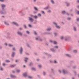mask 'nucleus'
I'll list each match as a JSON object with an SVG mask.
<instances>
[{
	"label": "nucleus",
	"instance_id": "53",
	"mask_svg": "<svg viewBox=\"0 0 79 79\" xmlns=\"http://www.w3.org/2000/svg\"><path fill=\"white\" fill-rule=\"evenodd\" d=\"M39 68H41V67H42V66L41 65H39Z\"/></svg>",
	"mask_w": 79,
	"mask_h": 79
},
{
	"label": "nucleus",
	"instance_id": "38",
	"mask_svg": "<svg viewBox=\"0 0 79 79\" xmlns=\"http://www.w3.org/2000/svg\"><path fill=\"white\" fill-rule=\"evenodd\" d=\"M54 48H56L58 49V47L57 46H54Z\"/></svg>",
	"mask_w": 79,
	"mask_h": 79
},
{
	"label": "nucleus",
	"instance_id": "41",
	"mask_svg": "<svg viewBox=\"0 0 79 79\" xmlns=\"http://www.w3.org/2000/svg\"><path fill=\"white\" fill-rule=\"evenodd\" d=\"M45 74H46V73L45 72H43V75L45 76Z\"/></svg>",
	"mask_w": 79,
	"mask_h": 79
},
{
	"label": "nucleus",
	"instance_id": "4",
	"mask_svg": "<svg viewBox=\"0 0 79 79\" xmlns=\"http://www.w3.org/2000/svg\"><path fill=\"white\" fill-rule=\"evenodd\" d=\"M23 48L21 47L19 49V52H20V54H22L23 52Z\"/></svg>",
	"mask_w": 79,
	"mask_h": 79
},
{
	"label": "nucleus",
	"instance_id": "28",
	"mask_svg": "<svg viewBox=\"0 0 79 79\" xmlns=\"http://www.w3.org/2000/svg\"><path fill=\"white\" fill-rule=\"evenodd\" d=\"M73 30L75 31H76V27H73Z\"/></svg>",
	"mask_w": 79,
	"mask_h": 79
},
{
	"label": "nucleus",
	"instance_id": "16",
	"mask_svg": "<svg viewBox=\"0 0 79 79\" xmlns=\"http://www.w3.org/2000/svg\"><path fill=\"white\" fill-rule=\"evenodd\" d=\"M15 53L14 52H13L12 53L11 56L12 57H14V56H15Z\"/></svg>",
	"mask_w": 79,
	"mask_h": 79
},
{
	"label": "nucleus",
	"instance_id": "47",
	"mask_svg": "<svg viewBox=\"0 0 79 79\" xmlns=\"http://www.w3.org/2000/svg\"><path fill=\"white\" fill-rule=\"evenodd\" d=\"M72 50V49L71 48H69V49L68 50L69 51H71Z\"/></svg>",
	"mask_w": 79,
	"mask_h": 79
},
{
	"label": "nucleus",
	"instance_id": "58",
	"mask_svg": "<svg viewBox=\"0 0 79 79\" xmlns=\"http://www.w3.org/2000/svg\"><path fill=\"white\" fill-rule=\"evenodd\" d=\"M36 11H34V12H33V13L34 14H35V13H36Z\"/></svg>",
	"mask_w": 79,
	"mask_h": 79
},
{
	"label": "nucleus",
	"instance_id": "61",
	"mask_svg": "<svg viewBox=\"0 0 79 79\" xmlns=\"http://www.w3.org/2000/svg\"><path fill=\"white\" fill-rule=\"evenodd\" d=\"M77 14H78V15H79V11H77Z\"/></svg>",
	"mask_w": 79,
	"mask_h": 79
},
{
	"label": "nucleus",
	"instance_id": "36",
	"mask_svg": "<svg viewBox=\"0 0 79 79\" xmlns=\"http://www.w3.org/2000/svg\"><path fill=\"white\" fill-rule=\"evenodd\" d=\"M0 69L1 71H3V68L2 67H0Z\"/></svg>",
	"mask_w": 79,
	"mask_h": 79
},
{
	"label": "nucleus",
	"instance_id": "14",
	"mask_svg": "<svg viewBox=\"0 0 79 79\" xmlns=\"http://www.w3.org/2000/svg\"><path fill=\"white\" fill-rule=\"evenodd\" d=\"M49 8V6H47L44 8V10H48V9Z\"/></svg>",
	"mask_w": 79,
	"mask_h": 79
},
{
	"label": "nucleus",
	"instance_id": "26",
	"mask_svg": "<svg viewBox=\"0 0 79 79\" xmlns=\"http://www.w3.org/2000/svg\"><path fill=\"white\" fill-rule=\"evenodd\" d=\"M23 26H24V28H25V29L27 28V27H26V25H24Z\"/></svg>",
	"mask_w": 79,
	"mask_h": 79
},
{
	"label": "nucleus",
	"instance_id": "39",
	"mask_svg": "<svg viewBox=\"0 0 79 79\" xmlns=\"http://www.w3.org/2000/svg\"><path fill=\"white\" fill-rule=\"evenodd\" d=\"M54 35H55V36H57V33H54Z\"/></svg>",
	"mask_w": 79,
	"mask_h": 79
},
{
	"label": "nucleus",
	"instance_id": "52",
	"mask_svg": "<svg viewBox=\"0 0 79 79\" xmlns=\"http://www.w3.org/2000/svg\"><path fill=\"white\" fill-rule=\"evenodd\" d=\"M48 13H50V12H51V10H48Z\"/></svg>",
	"mask_w": 79,
	"mask_h": 79
},
{
	"label": "nucleus",
	"instance_id": "29",
	"mask_svg": "<svg viewBox=\"0 0 79 79\" xmlns=\"http://www.w3.org/2000/svg\"><path fill=\"white\" fill-rule=\"evenodd\" d=\"M6 62V63H10V60H7L5 61Z\"/></svg>",
	"mask_w": 79,
	"mask_h": 79
},
{
	"label": "nucleus",
	"instance_id": "49",
	"mask_svg": "<svg viewBox=\"0 0 79 79\" xmlns=\"http://www.w3.org/2000/svg\"><path fill=\"white\" fill-rule=\"evenodd\" d=\"M12 50H13L14 51H15V48H12Z\"/></svg>",
	"mask_w": 79,
	"mask_h": 79
},
{
	"label": "nucleus",
	"instance_id": "60",
	"mask_svg": "<svg viewBox=\"0 0 79 79\" xmlns=\"http://www.w3.org/2000/svg\"><path fill=\"white\" fill-rule=\"evenodd\" d=\"M27 47H30V46H29V45L28 44H27Z\"/></svg>",
	"mask_w": 79,
	"mask_h": 79
},
{
	"label": "nucleus",
	"instance_id": "30",
	"mask_svg": "<svg viewBox=\"0 0 79 79\" xmlns=\"http://www.w3.org/2000/svg\"><path fill=\"white\" fill-rule=\"evenodd\" d=\"M34 18H35V19H37L38 18L37 16L36 15L34 16Z\"/></svg>",
	"mask_w": 79,
	"mask_h": 79
},
{
	"label": "nucleus",
	"instance_id": "20",
	"mask_svg": "<svg viewBox=\"0 0 79 79\" xmlns=\"http://www.w3.org/2000/svg\"><path fill=\"white\" fill-rule=\"evenodd\" d=\"M54 44L55 45L56 44H57V42H56V41H54L53 42Z\"/></svg>",
	"mask_w": 79,
	"mask_h": 79
},
{
	"label": "nucleus",
	"instance_id": "55",
	"mask_svg": "<svg viewBox=\"0 0 79 79\" xmlns=\"http://www.w3.org/2000/svg\"><path fill=\"white\" fill-rule=\"evenodd\" d=\"M60 39H63V36H61V38H60Z\"/></svg>",
	"mask_w": 79,
	"mask_h": 79
},
{
	"label": "nucleus",
	"instance_id": "35",
	"mask_svg": "<svg viewBox=\"0 0 79 79\" xmlns=\"http://www.w3.org/2000/svg\"><path fill=\"white\" fill-rule=\"evenodd\" d=\"M16 71H17V73H19V72H20V70L17 69V70H16Z\"/></svg>",
	"mask_w": 79,
	"mask_h": 79
},
{
	"label": "nucleus",
	"instance_id": "57",
	"mask_svg": "<svg viewBox=\"0 0 79 79\" xmlns=\"http://www.w3.org/2000/svg\"><path fill=\"white\" fill-rule=\"evenodd\" d=\"M46 45H47V46H48V43H46Z\"/></svg>",
	"mask_w": 79,
	"mask_h": 79
},
{
	"label": "nucleus",
	"instance_id": "5",
	"mask_svg": "<svg viewBox=\"0 0 79 79\" xmlns=\"http://www.w3.org/2000/svg\"><path fill=\"white\" fill-rule=\"evenodd\" d=\"M6 7V5L4 4H1V8L2 10H4V8Z\"/></svg>",
	"mask_w": 79,
	"mask_h": 79
},
{
	"label": "nucleus",
	"instance_id": "64",
	"mask_svg": "<svg viewBox=\"0 0 79 79\" xmlns=\"http://www.w3.org/2000/svg\"><path fill=\"white\" fill-rule=\"evenodd\" d=\"M19 29L20 30H22V29H23L22 28H20Z\"/></svg>",
	"mask_w": 79,
	"mask_h": 79
},
{
	"label": "nucleus",
	"instance_id": "3",
	"mask_svg": "<svg viewBox=\"0 0 79 79\" xmlns=\"http://www.w3.org/2000/svg\"><path fill=\"white\" fill-rule=\"evenodd\" d=\"M3 11H0V13L2 15H5L6 14V11L5 10H3Z\"/></svg>",
	"mask_w": 79,
	"mask_h": 79
},
{
	"label": "nucleus",
	"instance_id": "62",
	"mask_svg": "<svg viewBox=\"0 0 79 79\" xmlns=\"http://www.w3.org/2000/svg\"><path fill=\"white\" fill-rule=\"evenodd\" d=\"M26 54L27 55H29V54L28 53H26Z\"/></svg>",
	"mask_w": 79,
	"mask_h": 79
},
{
	"label": "nucleus",
	"instance_id": "6",
	"mask_svg": "<svg viewBox=\"0 0 79 79\" xmlns=\"http://www.w3.org/2000/svg\"><path fill=\"white\" fill-rule=\"evenodd\" d=\"M62 73L63 74H67L68 73V71L64 69H63Z\"/></svg>",
	"mask_w": 79,
	"mask_h": 79
},
{
	"label": "nucleus",
	"instance_id": "13",
	"mask_svg": "<svg viewBox=\"0 0 79 79\" xmlns=\"http://www.w3.org/2000/svg\"><path fill=\"white\" fill-rule=\"evenodd\" d=\"M16 66V64L11 65L10 66V67H11V68H14V67H15V66Z\"/></svg>",
	"mask_w": 79,
	"mask_h": 79
},
{
	"label": "nucleus",
	"instance_id": "33",
	"mask_svg": "<svg viewBox=\"0 0 79 79\" xmlns=\"http://www.w3.org/2000/svg\"><path fill=\"white\" fill-rule=\"evenodd\" d=\"M67 20H71V18H69V17L67 18Z\"/></svg>",
	"mask_w": 79,
	"mask_h": 79
},
{
	"label": "nucleus",
	"instance_id": "10",
	"mask_svg": "<svg viewBox=\"0 0 79 79\" xmlns=\"http://www.w3.org/2000/svg\"><path fill=\"white\" fill-rule=\"evenodd\" d=\"M27 60H28V58L26 57L24 58V61L25 63L27 62Z\"/></svg>",
	"mask_w": 79,
	"mask_h": 79
},
{
	"label": "nucleus",
	"instance_id": "22",
	"mask_svg": "<svg viewBox=\"0 0 79 79\" xmlns=\"http://www.w3.org/2000/svg\"><path fill=\"white\" fill-rule=\"evenodd\" d=\"M9 46L10 47H13V45H11V44H9Z\"/></svg>",
	"mask_w": 79,
	"mask_h": 79
},
{
	"label": "nucleus",
	"instance_id": "2",
	"mask_svg": "<svg viewBox=\"0 0 79 79\" xmlns=\"http://www.w3.org/2000/svg\"><path fill=\"white\" fill-rule=\"evenodd\" d=\"M53 23L54 24V25H55V27L56 28H58V29H60V26L57 25V23H56L54 22H53Z\"/></svg>",
	"mask_w": 79,
	"mask_h": 79
},
{
	"label": "nucleus",
	"instance_id": "37",
	"mask_svg": "<svg viewBox=\"0 0 79 79\" xmlns=\"http://www.w3.org/2000/svg\"><path fill=\"white\" fill-rule=\"evenodd\" d=\"M74 53H76L77 52V50H73V51Z\"/></svg>",
	"mask_w": 79,
	"mask_h": 79
},
{
	"label": "nucleus",
	"instance_id": "45",
	"mask_svg": "<svg viewBox=\"0 0 79 79\" xmlns=\"http://www.w3.org/2000/svg\"><path fill=\"white\" fill-rule=\"evenodd\" d=\"M41 12H42V14H45V12H44V11H41Z\"/></svg>",
	"mask_w": 79,
	"mask_h": 79
},
{
	"label": "nucleus",
	"instance_id": "11",
	"mask_svg": "<svg viewBox=\"0 0 79 79\" xmlns=\"http://www.w3.org/2000/svg\"><path fill=\"white\" fill-rule=\"evenodd\" d=\"M50 50L51 51H52V52H55V51H56V50H55V49L54 48H51L50 49Z\"/></svg>",
	"mask_w": 79,
	"mask_h": 79
},
{
	"label": "nucleus",
	"instance_id": "23",
	"mask_svg": "<svg viewBox=\"0 0 79 79\" xmlns=\"http://www.w3.org/2000/svg\"><path fill=\"white\" fill-rule=\"evenodd\" d=\"M51 2L52 3V4H54L55 3V2H54V1H53V0H51Z\"/></svg>",
	"mask_w": 79,
	"mask_h": 79
},
{
	"label": "nucleus",
	"instance_id": "63",
	"mask_svg": "<svg viewBox=\"0 0 79 79\" xmlns=\"http://www.w3.org/2000/svg\"><path fill=\"white\" fill-rule=\"evenodd\" d=\"M59 72L60 73H61V71L60 70H59Z\"/></svg>",
	"mask_w": 79,
	"mask_h": 79
},
{
	"label": "nucleus",
	"instance_id": "27",
	"mask_svg": "<svg viewBox=\"0 0 79 79\" xmlns=\"http://www.w3.org/2000/svg\"><path fill=\"white\" fill-rule=\"evenodd\" d=\"M32 65H33V63H32L31 62L29 64L30 66H32Z\"/></svg>",
	"mask_w": 79,
	"mask_h": 79
},
{
	"label": "nucleus",
	"instance_id": "18",
	"mask_svg": "<svg viewBox=\"0 0 79 79\" xmlns=\"http://www.w3.org/2000/svg\"><path fill=\"white\" fill-rule=\"evenodd\" d=\"M65 3L66 4L67 6H68L69 5V3H68L67 2H65Z\"/></svg>",
	"mask_w": 79,
	"mask_h": 79
},
{
	"label": "nucleus",
	"instance_id": "9",
	"mask_svg": "<svg viewBox=\"0 0 79 79\" xmlns=\"http://www.w3.org/2000/svg\"><path fill=\"white\" fill-rule=\"evenodd\" d=\"M28 18H29V20H30V21H31V22H33L34 21V19H33L31 18V17H29Z\"/></svg>",
	"mask_w": 79,
	"mask_h": 79
},
{
	"label": "nucleus",
	"instance_id": "40",
	"mask_svg": "<svg viewBox=\"0 0 79 79\" xmlns=\"http://www.w3.org/2000/svg\"><path fill=\"white\" fill-rule=\"evenodd\" d=\"M46 34H52V33L47 32L46 33Z\"/></svg>",
	"mask_w": 79,
	"mask_h": 79
},
{
	"label": "nucleus",
	"instance_id": "12",
	"mask_svg": "<svg viewBox=\"0 0 79 79\" xmlns=\"http://www.w3.org/2000/svg\"><path fill=\"white\" fill-rule=\"evenodd\" d=\"M10 76L12 78H16V76L14 75H13L12 74H11Z\"/></svg>",
	"mask_w": 79,
	"mask_h": 79
},
{
	"label": "nucleus",
	"instance_id": "43",
	"mask_svg": "<svg viewBox=\"0 0 79 79\" xmlns=\"http://www.w3.org/2000/svg\"><path fill=\"white\" fill-rule=\"evenodd\" d=\"M54 63L56 64V63H57V62H56V60H54Z\"/></svg>",
	"mask_w": 79,
	"mask_h": 79
},
{
	"label": "nucleus",
	"instance_id": "51",
	"mask_svg": "<svg viewBox=\"0 0 79 79\" xmlns=\"http://www.w3.org/2000/svg\"><path fill=\"white\" fill-rule=\"evenodd\" d=\"M6 64H5V63H3L2 64V66H5Z\"/></svg>",
	"mask_w": 79,
	"mask_h": 79
},
{
	"label": "nucleus",
	"instance_id": "34",
	"mask_svg": "<svg viewBox=\"0 0 79 79\" xmlns=\"http://www.w3.org/2000/svg\"><path fill=\"white\" fill-rule=\"evenodd\" d=\"M38 40H39L40 41H42V39L41 38H38Z\"/></svg>",
	"mask_w": 79,
	"mask_h": 79
},
{
	"label": "nucleus",
	"instance_id": "42",
	"mask_svg": "<svg viewBox=\"0 0 79 79\" xmlns=\"http://www.w3.org/2000/svg\"><path fill=\"white\" fill-rule=\"evenodd\" d=\"M28 27H32V26H31V25L29 24L28 25Z\"/></svg>",
	"mask_w": 79,
	"mask_h": 79
},
{
	"label": "nucleus",
	"instance_id": "56",
	"mask_svg": "<svg viewBox=\"0 0 79 79\" xmlns=\"http://www.w3.org/2000/svg\"><path fill=\"white\" fill-rule=\"evenodd\" d=\"M73 69H75L76 68V66H74L73 67Z\"/></svg>",
	"mask_w": 79,
	"mask_h": 79
},
{
	"label": "nucleus",
	"instance_id": "31",
	"mask_svg": "<svg viewBox=\"0 0 79 79\" xmlns=\"http://www.w3.org/2000/svg\"><path fill=\"white\" fill-rule=\"evenodd\" d=\"M32 70H33L34 71H35V69L34 68H31Z\"/></svg>",
	"mask_w": 79,
	"mask_h": 79
},
{
	"label": "nucleus",
	"instance_id": "21",
	"mask_svg": "<svg viewBox=\"0 0 79 79\" xmlns=\"http://www.w3.org/2000/svg\"><path fill=\"white\" fill-rule=\"evenodd\" d=\"M66 56H68V57H71V56H70L69 55V54H66L65 55Z\"/></svg>",
	"mask_w": 79,
	"mask_h": 79
},
{
	"label": "nucleus",
	"instance_id": "1",
	"mask_svg": "<svg viewBox=\"0 0 79 79\" xmlns=\"http://www.w3.org/2000/svg\"><path fill=\"white\" fill-rule=\"evenodd\" d=\"M71 38L69 36L66 37L65 38V41H69V40H70Z\"/></svg>",
	"mask_w": 79,
	"mask_h": 79
},
{
	"label": "nucleus",
	"instance_id": "48",
	"mask_svg": "<svg viewBox=\"0 0 79 79\" xmlns=\"http://www.w3.org/2000/svg\"><path fill=\"white\" fill-rule=\"evenodd\" d=\"M0 2H3L4 0H0Z\"/></svg>",
	"mask_w": 79,
	"mask_h": 79
},
{
	"label": "nucleus",
	"instance_id": "7",
	"mask_svg": "<svg viewBox=\"0 0 79 79\" xmlns=\"http://www.w3.org/2000/svg\"><path fill=\"white\" fill-rule=\"evenodd\" d=\"M17 34H18V35H20V36H22L23 35V33L20 31H18L17 32Z\"/></svg>",
	"mask_w": 79,
	"mask_h": 79
},
{
	"label": "nucleus",
	"instance_id": "24",
	"mask_svg": "<svg viewBox=\"0 0 79 79\" xmlns=\"http://www.w3.org/2000/svg\"><path fill=\"white\" fill-rule=\"evenodd\" d=\"M26 33L27 34H30V32L28 31H26Z\"/></svg>",
	"mask_w": 79,
	"mask_h": 79
},
{
	"label": "nucleus",
	"instance_id": "17",
	"mask_svg": "<svg viewBox=\"0 0 79 79\" xmlns=\"http://www.w3.org/2000/svg\"><path fill=\"white\" fill-rule=\"evenodd\" d=\"M51 30H52L51 28H48L47 29V31H51Z\"/></svg>",
	"mask_w": 79,
	"mask_h": 79
},
{
	"label": "nucleus",
	"instance_id": "8",
	"mask_svg": "<svg viewBox=\"0 0 79 79\" xmlns=\"http://www.w3.org/2000/svg\"><path fill=\"white\" fill-rule=\"evenodd\" d=\"M12 23L13 24H14V25L16 26H19V25H18L17 23L15 22H13Z\"/></svg>",
	"mask_w": 79,
	"mask_h": 79
},
{
	"label": "nucleus",
	"instance_id": "50",
	"mask_svg": "<svg viewBox=\"0 0 79 79\" xmlns=\"http://www.w3.org/2000/svg\"><path fill=\"white\" fill-rule=\"evenodd\" d=\"M73 11V9H71L70 10V12H72V11Z\"/></svg>",
	"mask_w": 79,
	"mask_h": 79
},
{
	"label": "nucleus",
	"instance_id": "59",
	"mask_svg": "<svg viewBox=\"0 0 79 79\" xmlns=\"http://www.w3.org/2000/svg\"><path fill=\"white\" fill-rule=\"evenodd\" d=\"M2 46H0V49H2Z\"/></svg>",
	"mask_w": 79,
	"mask_h": 79
},
{
	"label": "nucleus",
	"instance_id": "25",
	"mask_svg": "<svg viewBox=\"0 0 79 79\" xmlns=\"http://www.w3.org/2000/svg\"><path fill=\"white\" fill-rule=\"evenodd\" d=\"M34 9L36 11H38V9H37V8H36V7H34Z\"/></svg>",
	"mask_w": 79,
	"mask_h": 79
},
{
	"label": "nucleus",
	"instance_id": "32",
	"mask_svg": "<svg viewBox=\"0 0 79 79\" xmlns=\"http://www.w3.org/2000/svg\"><path fill=\"white\" fill-rule=\"evenodd\" d=\"M62 13L63 14H65V13H66V12L65 11H62Z\"/></svg>",
	"mask_w": 79,
	"mask_h": 79
},
{
	"label": "nucleus",
	"instance_id": "15",
	"mask_svg": "<svg viewBox=\"0 0 79 79\" xmlns=\"http://www.w3.org/2000/svg\"><path fill=\"white\" fill-rule=\"evenodd\" d=\"M4 23L6 25H7V26L9 25V23H8L7 22L4 21Z\"/></svg>",
	"mask_w": 79,
	"mask_h": 79
},
{
	"label": "nucleus",
	"instance_id": "44",
	"mask_svg": "<svg viewBox=\"0 0 79 79\" xmlns=\"http://www.w3.org/2000/svg\"><path fill=\"white\" fill-rule=\"evenodd\" d=\"M38 15L39 16H41V14H38Z\"/></svg>",
	"mask_w": 79,
	"mask_h": 79
},
{
	"label": "nucleus",
	"instance_id": "54",
	"mask_svg": "<svg viewBox=\"0 0 79 79\" xmlns=\"http://www.w3.org/2000/svg\"><path fill=\"white\" fill-rule=\"evenodd\" d=\"M28 78H29L30 79H31V78H32V77H30V76H28Z\"/></svg>",
	"mask_w": 79,
	"mask_h": 79
},
{
	"label": "nucleus",
	"instance_id": "19",
	"mask_svg": "<svg viewBox=\"0 0 79 79\" xmlns=\"http://www.w3.org/2000/svg\"><path fill=\"white\" fill-rule=\"evenodd\" d=\"M23 76H24V77H26V76H27V73H24Z\"/></svg>",
	"mask_w": 79,
	"mask_h": 79
},
{
	"label": "nucleus",
	"instance_id": "46",
	"mask_svg": "<svg viewBox=\"0 0 79 79\" xmlns=\"http://www.w3.org/2000/svg\"><path fill=\"white\" fill-rule=\"evenodd\" d=\"M34 34H35V35H37V33H36V32L35 31H34Z\"/></svg>",
	"mask_w": 79,
	"mask_h": 79
}]
</instances>
